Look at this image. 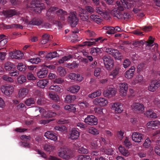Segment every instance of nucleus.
<instances>
[{"label": "nucleus", "instance_id": "f257e3e1", "mask_svg": "<svg viewBox=\"0 0 160 160\" xmlns=\"http://www.w3.org/2000/svg\"><path fill=\"white\" fill-rule=\"evenodd\" d=\"M120 0L121 2L119 1L116 2V8L111 11V13L118 19L129 18L130 15L128 13L125 12L122 14L121 12L133 8L134 4V2L132 1H126V0Z\"/></svg>", "mask_w": 160, "mask_h": 160}, {"label": "nucleus", "instance_id": "f03ea898", "mask_svg": "<svg viewBox=\"0 0 160 160\" xmlns=\"http://www.w3.org/2000/svg\"><path fill=\"white\" fill-rule=\"evenodd\" d=\"M26 3V8L33 11L37 13H40L42 10L44 8V4L42 3L40 0H32L30 2L26 0L24 1Z\"/></svg>", "mask_w": 160, "mask_h": 160}, {"label": "nucleus", "instance_id": "7ed1b4c3", "mask_svg": "<svg viewBox=\"0 0 160 160\" xmlns=\"http://www.w3.org/2000/svg\"><path fill=\"white\" fill-rule=\"evenodd\" d=\"M58 156L65 160H69L74 157V155L67 147L62 146L60 147L58 152Z\"/></svg>", "mask_w": 160, "mask_h": 160}, {"label": "nucleus", "instance_id": "20e7f679", "mask_svg": "<svg viewBox=\"0 0 160 160\" xmlns=\"http://www.w3.org/2000/svg\"><path fill=\"white\" fill-rule=\"evenodd\" d=\"M0 89L2 93L8 96L14 92V88L12 86L8 85L2 86Z\"/></svg>", "mask_w": 160, "mask_h": 160}, {"label": "nucleus", "instance_id": "39448f33", "mask_svg": "<svg viewBox=\"0 0 160 160\" xmlns=\"http://www.w3.org/2000/svg\"><path fill=\"white\" fill-rule=\"evenodd\" d=\"M35 111H39L40 113L42 115L43 117L44 118H50L55 116L56 114L53 112L46 111L42 108L37 107L36 108Z\"/></svg>", "mask_w": 160, "mask_h": 160}, {"label": "nucleus", "instance_id": "423d86ee", "mask_svg": "<svg viewBox=\"0 0 160 160\" xmlns=\"http://www.w3.org/2000/svg\"><path fill=\"white\" fill-rule=\"evenodd\" d=\"M104 65L108 70H111L114 66V62L112 58L110 56H104L103 58Z\"/></svg>", "mask_w": 160, "mask_h": 160}, {"label": "nucleus", "instance_id": "0eeeda50", "mask_svg": "<svg viewBox=\"0 0 160 160\" xmlns=\"http://www.w3.org/2000/svg\"><path fill=\"white\" fill-rule=\"evenodd\" d=\"M106 51L108 54L113 56L116 59L120 60L122 58L121 53L117 50L112 48H107L106 49Z\"/></svg>", "mask_w": 160, "mask_h": 160}, {"label": "nucleus", "instance_id": "6e6552de", "mask_svg": "<svg viewBox=\"0 0 160 160\" xmlns=\"http://www.w3.org/2000/svg\"><path fill=\"white\" fill-rule=\"evenodd\" d=\"M48 11L50 12L53 14H56L58 16H60V18L62 20H64V18H63V17L65 16L67 14V12H66L62 11V10L54 7L50 8Z\"/></svg>", "mask_w": 160, "mask_h": 160}, {"label": "nucleus", "instance_id": "1a4fd4ad", "mask_svg": "<svg viewBox=\"0 0 160 160\" xmlns=\"http://www.w3.org/2000/svg\"><path fill=\"white\" fill-rule=\"evenodd\" d=\"M85 123L90 125H95L98 123V120L96 117L92 115H88L84 121Z\"/></svg>", "mask_w": 160, "mask_h": 160}, {"label": "nucleus", "instance_id": "9d476101", "mask_svg": "<svg viewBox=\"0 0 160 160\" xmlns=\"http://www.w3.org/2000/svg\"><path fill=\"white\" fill-rule=\"evenodd\" d=\"M108 100L103 98H98L93 101V104L100 107L105 106L108 104Z\"/></svg>", "mask_w": 160, "mask_h": 160}, {"label": "nucleus", "instance_id": "9b49d317", "mask_svg": "<svg viewBox=\"0 0 160 160\" xmlns=\"http://www.w3.org/2000/svg\"><path fill=\"white\" fill-rule=\"evenodd\" d=\"M20 19L23 21V24H27L32 25H39L43 22L42 20L39 19H34L29 22L27 18L23 19L22 18Z\"/></svg>", "mask_w": 160, "mask_h": 160}, {"label": "nucleus", "instance_id": "f8f14e48", "mask_svg": "<svg viewBox=\"0 0 160 160\" xmlns=\"http://www.w3.org/2000/svg\"><path fill=\"white\" fill-rule=\"evenodd\" d=\"M116 92L117 90L114 88L109 87L104 90L103 94L106 97L111 98L115 96Z\"/></svg>", "mask_w": 160, "mask_h": 160}, {"label": "nucleus", "instance_id": "ddd939ff", "mask_svg": "<svg viewBox=\"0 0 160 160\" xmlns=\"http://www.w3.org/2000/svg\"><path fill=\"white\" fill-rule=\"evenodd\" d=\"M160 87V81L154 80L152 81L148 86V90L151 92H155Z\"/></svg>", "mask_w": 160, "mask_h": 160}, {"label": "nucleus", "instance_id": "4468645a", "mask_svg": "<svg viewBox=\"0 0 160 160\" xmlns=\"http://www.w3.org/2000/svg\"><path fill=\"white\" fill-rule=\"evenodd\" d=\"M119 92L122 97H125L127 94L128 89V85L126 83H121L119 84Z\"/></svg>", "mask_w": 160, "mask_h": 160}, {"label": "nucleus", "instance_id": "2eb2a0df", "mask_svg": "<svg viewBox=\"0 0 160 160\" xmlns=\"http://www.w3.org/2000/svg\"><path fill=\"white\" fill-rule=\"evenodd\" d=\"M132 109L138 113H142L144 111V107L142 104L135 103L132 105Z\"/></svg>", "mask_w": 160, "mask_h": 160}, {"label": "nucleus", "instance_id": "dca6fc26", "mask_svg": "<svg viewBox=\"0 0 160 160\" xmlns=\"http://www.w3.org/2000/svg\"><path fill=\"white\" fill-rule=\"evenodd\" d=\"M69 22L72 27H75L78 21V19L76 17L75 12H72L70 13L69 17Z\"/></svg>", "mask_w": 160, "mask_h": 160}, {"label": "nucleus", "instance_id": "f3484780", "mask_svg": "<svg viewBox=\"0 0 160 160\" xmlns=\"http://www.w3.org/2000/svg\"><path fill=\"white\" fill-rule=\"evenodd\" d=\"M111 108L116 113H121L123 111L122 105V104L119 102L112 103L111 104Z\"/></svg>", "mask_w": 160, "mask_h": 160}, {"label": "nucleus", "instance_id": "a211bd4d", "mask_svg": "<svg viewBox=\"0 0 160 160\" xmlns=\"http://www.w3.org/2000/svg\"><path fill=\"white\" fill-rule=\"evenodd\" d=\"M143 135L139 132H134L132 133V138L133 141L137 143H140L143 139Z\"/></svg>", "mask_w": 160, "mask_h": 160}, {"label": "nucleus", "instance_id": "6ab92c4d", "mask_svg": "<svg viewBox=\"0 0 160 160\" xmlns=\"http://www.w3.org/2000/svg\"><path fill=\"white\" fill-rule=\"evenodd\" d=\"M44 136L48 139L54 142L58 141V136L57 134L52 131H47L44 135Z\"/></svg>", "mask_w": 160, "mask_h": 160}, {"label": "nucleus", "instance_id": "aec40b11", "mask_svg": "<svg viewBox=\"0 0 160 160\" xmlns=\"http://www.w3.org/2000/svg\"><path fill=\"white\" fill-rule=\"evenodd\" d=\"M28 93V90L27 88H20L18 92V98L22 99L26 97Z\"/></svg>", "mask_w": 160, "mask_h": 160}, {"label": "nucleus", "instance_id": "412c9836", "mask_svg": "<svg viewBox=\"0 0 160 160\" xmlns=\"http://www.w3.org/2000/svg\"><path fill=\"white\" fill-rule=\"evenodd\" d=\"M23 54L20 51H15L9 53V56L12 58L20 59L23 56Z\"/></svg>", "mask_w": 160, "mask_h": 160}, {"label": "nucleus", "instance_id": "4be33fe9", "mask_svg": "<svg viewBox=\"0 0 160 160\" xmlns=\"http://www.w3.org/2000/svg\"><path fill=\"white\" fill-rule=\"evenodd\" d=\"M79 132L75 128H72L71 130L69 138L72 140H76L79 136Z\"/></svg>", "mask_w": 160, "mask_h": 160}, {"label": "nucleus", "instance_id": "5701e85b", "mask_svg": "<svg viewBox=\"0 0 160 160\" xmlns=\"http://www.w3.org/2000/svg\"><path fill=\"white\" fill-rule=\"evenodd\" d=\"M135 70V68L134 67H131L125 72V77L128 79H131L134 76Z\"/></svg>", "mask_w": 160, "mask_h": 160}, {"label": "nucleus", "instance_id": "b1692460", "mask_svg": "<svg viewBox=\"0 0 160 160\" xmlns=\"http://www.w3.org/2000/svg\"><path fill=\"white\" fill-rule=\"evenodd\" d=\"M3 13L5 17H10L18 14L19 12L15 9H10L7 11H3Z\"/></svg>", "mask_w": 160, "mask_h": 160}, {"label": "nucleus", "instance_id": "393cba45", "mask_svg": "<svg viewBox=\"0 0 160 160\" xmlns=\"http://www.w3.org/2000/svg\"><path fill=\"white\" fill-rule=\"evenodd\" d=\"M69 78L72 80L81 81L83 79L82 77L79 74L75 73H71L68 75Z\"/></svg>", "mask_w": 160, "mask_h": 160}, {"label": "nucleus", "instance_id": "a878e982", "mask_svg": "<svg viewBox=\"0 0 160 160\" xmlns=\"http://www.w3.org/2000/svg\"><path fill=\"white\" fill-rule=\"evenodd\" d=\"M87 11L84 9L80 8L79 10V15L81 19L83 21H86L88 20V16L85 15Z\"/></svg>", "mask_w": 160, "mask_h": 160}, {"label": "nucleus", "instance_id": "bb28decb", "mask_svg": "<svg viewBox=\"0 0 160 160\" xmlns=\"http://www.w3.org/2000/svg\"><path fill=\"white\" fill-rule=\"evenodd\" d=\"M48 73L47 69L43 68L39 71L37 72V75L39 78H44L47 76Z\"/></svg>", "mask_w": 160, "mask_h": 160}, {"label": "nucleus", "instance_id": "cd10ccee", "mask_svg": "<svg viewBox=\"0 0 160 160\" xmlns=\"http://www.w3.org/2000/svg\"><path fill=\"white\" fill-rule=\"evenodd\" d=\"M49 84V81L47 79H43L39 80L37 83V86L41 88H44Z\"/></svg>", "mask_w": 160, "mask_h": 160}, {"label": "nucleus", "instance_id": "c85d7f7f", "mask_svg": "<svg viewBox=\"0 0 160 160\" xmlns=\"http://www.w3.org/2000/svg\"><path fill=\"white\" fill-rule=\"evenodd\" d=\"M143 78L142 75H138L132 80V83L133 85L141 83L143 82Z\"/></svg>", "mask_w": 160, "mask_h": 160}, {"label": "nucleus", "instance_id": "c756f323", "mask_svg": "<svg viewBox=\"0 0 160 160\" xmlns=\"http://www.w3.org/2000/svg\"><path fill=\"white\" fill-rule=\"evenodd\" d=\"M80 89V87L78 85H74L68 88V91L71 93H74L78 92Z\"/></svg>", "mask_w": 160, "mask_h": 160}, {"label": "nucleus", "instance_id": "7c9ffc66", "mask_svg": "<svg viewBox=\"0 0 160 160\" xmlns=\"http://www.w3.org/2000/svg\"><path fill=\"white\" fill-rule=\"evenodd\" d=\"M91 146L92 148H96L100 147V141L97 138L93 139L91 142Z\"/></svg>", "mask_w": 160, "mask_h": 160}, {"label": "nucleus", "instance_id": "2f4dec72", "mask_svg": "<svg viewBox=\"0 0 160 160\" xmlns=\"http://www.w3.org/2000/svg\"><path fill=\"white\" fill-rule=\"evenodd\" d=\"M102 92L101 90L99 89L88 94V97L90 98L93 99L100 96Z\"/></svg>", "mask_w": 160, "mask_h": 160}, {"label": "nucleus", "instance_id": "473e14b6", "mask_svg": "<svg viewBox=\"0 0 160 160\" xmlns=\"http://www.w3.org/2000/svg\"><path fill=\"white\" fill-rule=\"evenodd\" d=\"M64 109L65 110L68 112L75 113L76 112V108L73 104L67 105L64 106Z\"/></svg>", "mask_w": 160, "mask_h": 160}, {"label": "nucleus", "instance_id": "72a5a7b5", "mask_svg": "<svg viewBox=\"0 0 160 160\" xmlns=\"http://www.w3.org/2000/svg\"><path fill=\"white\" fill-rule=\"evenodd\" d=\"M118 149L121 154L124 156L127 157L130 154L129 151L122 146H120L118 148Z\"/></svg>", "mask_w": 160, "mask_h": 160}, {"label": "nucleus", "instance_id": "f704fd0d", "mask_svg": "<svg viewBox=\"0 0 160 160\" xmlns=\"http://www.w3.org/2000/svg\"><path fill=\"white\" fill-rule=\"evenodd\" d=\"M144 114L148 118H156L157 117L156 114L152 109L148 110Z\"/></svg>", "mask_w": 160, "mask_h": 160}, {"label": "nucleus", "instance_id": "c9c22d12", "mask_svg": "<svg viewBox=\"0 0 160 160\" xmlns=\"http://www.w3.org/2000/svg\"><path fill=\"white\" fill-rule=\"evenodd\" d=\"M127 1H132L134 2V6L133 7V8L132 11L135 14H137L141 10V9L138 8V7L141 5H139V2H136L133 0H128Z\"/></svg>", "mask_w": 160, "mask_h": 160}, {"label": "nucleus", "instance_id": "e433bc0d", "mask_svg": "<svg viewBox=\"0 0 160 160\" xmlns=\"http://www.w3.org/2000/svg\"><path fill=\"white\" fill-rule=\"evenodd\" d=\"M101 39V38L100 37L97 39H95L94 40V41L91 42V41H86L82 44L79 45L80 46L83 47L85 46H91L95 44L96 42H98L99 40H100Z\"/></svg>", "mask_w": 160, "mask_h": 160}, {"label": "nucleus", "instance_id": "4c0bfd02", "mask_svg": "<svg viewBox=\"0 0 160 160\" xmlns=\"http://www.w3.org/2000/svg\"><path fill=\"white\" fill-rule=\"evenodd\" d=\"M91 20L97 23H100L101 22V19L98 15L93 14L90 16Z\"/></svg>", "mask_w": 160, "mask_h": 160}, {"label": "nucleus", "instance_id": "58836bf2", "mask_svg": "<svg viewBox=\"0 0 160 160\" xmlns=\"http://www.w3.org/2000/svg\"><path fill=\"white\" fill-rule=\"evenodd\" d=\"M61 88V86L58 85H52L49 88V89L58 93H61L62 90Z\"/></svg>", "mask_w": 160, "mask_h": 160}, {"label": "nucleus", "instance_id": "ea45409f", "mask_svg": "<svg viewBox=\"0 0 160 160\" xmlns=\"http://www.w3.org/2000/svg\"><path fill=\"white\" fill-rule=\"evenodd\" d=\"M76 98V96L73 95L67 96L65 98V102L67 103H70L75 100Z\"/></svg>", "mask_w": 160, "mask_h": 160}, {"label": "nucleus", "instance_id": "a19ab883", "mask_svg": "<svg viewBox=\"0 0 160 160\" xmlns=\"http://www.w3.org/2000/svg\"><path fill=\"white\" fill-rule=\"evenodd\" d=\"M58 56V54L56 52H54L48 53L45 56V58L47 59L51 60Z\"/></svg>", "mask_w": 160, "mask_h": 160}, {"label": "nucleus", "instance_id": "79ce46f5", "mask_svg": "<svg viewBox=\"0 0 160 160\" xmlns=\"http://www.w3.org/2000/svg\"><path fill=\"white\" fill-rule=\"evenodd\" d=\"M88 132L93 135H98L99 134V131L95 128L90 127L87 128Z\"/></svg>", "mask_w": 160, "mask_h": 160}, {"label": "nucleus", "instance_id": "37998d69", "mask_svg": "<svg viewBox=\"0 0 160 160\" xmlns=\"http://www.w3.org/2000/svg\"><path fill=\"white\" fill-rule=\"evenodd\" d=\"M15 68V65L10 62H7L5 64L4 68L6 70L9 71Z\"/></svg>", "mask_w": 160, "mask_h": 160}, {"label": "nucleus", "instance_id": "c03bdc74", "mask_svg": "<svg viewBox=\"0 0 160 160\" xmlns=\"http://www.w3.org/2000/svg\"><path fill=\"white\" fill-rule=\"evenodd\" d=\"M77 160H92V157L88 155H80L77 157Z\"/></svg>", "mask_w": 160, "mask_h": 160}, {"label": "nucleus", "instance_id": "a18cd8bd", "mask_svg": "<svg viewBox=\"0 0 160 160\" xmlns=\"http://www.w3.org/2000/svg\"><path fill=\"white\" fill-rule=\"evenodd\" d=\"M44 148L46 151L51 152L55 149V147L53 145L46 144L44 145Z\"/></svg>", "mask_w": 160, "mask_h": 160}, {"label": "nucleus", "instance_id": "49530a36", "mask_svg": "<svg viewBox=\"0 0 160 160\" xmlns=\"http://www.w3.org/2000/svg\"><path fill=\"white\" fill-rule=\"evenodd\" d=\"M78 152L80 154H87L89 152V150L83 146L80 147L78 149Z\"/></svg>", "mask_w": 160, "mask_h": 160}, {"label": "nucleus", "instance_id": "de8ad7c7", "mask_svg": "<svg viewBox=\"0 0 160 160\" xmlns=\"http://www.w3.org/2000/svg\"><path fill=\"white\" fill-rule=\"evenodd\" d=\"M17 81L18 83L22 84L26 82V78L24 75H20L18 78Z\"/></svg>", "mask_w": 160, "mask_h": 160}, {"label": "nucleus", "instance_id": "09e8293b", "mask_svg": "<svg viewBox=\"0 0 160 160\" xmlns=\"http://www.w3.org/2000/svg\"><path fill=\"white\" fill-rule=\"evenodd\" d=\"M103 29L107 30V33L108 34H113L114 33V29L113 27L105 26L103 27Z\"/></svg>", "mask_w": 160, "mask_h": 160}, {"label": "nucleus", "instance_id": "8fccbe9b", "mask_svg": "<svg viewBox=\"0 0 160 160\" xmlns=\"http://www.w3.org/2000/svg\"><path fill=\"white\" fill-rule=\"evenodd\" d=\"M48 94L49 98L52 100L58 101L59 99V97L58 95L50 92H49Z\"/></svg>", "mask_w": 160, "mask_h": 160}, {"label": "nucleus", "instance_id": "3c124183", "mask_svg": "<svg viewBox=\"0 0 160 160\" xmlns=\"http://www.w3.org/2000/svg\"><path fill=\"white\" fill-rule=\"evenodd\" d=\"M151 141L149 138H147L145 140L143 144V146L145 148H148L151 146Z\"/></svg>", "mask_w": 160, "mask_h": 160}, {"label": "nucleus", "instance_id": "603ef678", "mask_svg": "<svg viewBox=\"0 0 160 160\" xmlns=\"http://www.w3.org/2000/svg\"><path fill=\"white\" fill-rule=\"evenodd\" d=\"M58 71L61 76H64L66 74L65 69L62 67H60L58 68Z\"/></svg>", "mask_w": 160, "mask_h": 160}, {"label": "nucleus", "instance_id": "864d4df0", "mask_svg": "<svg viewBox=\"0 0 160 160\" xmlns=\"http://www.w3.org/2000/svg\"><path fill=\"white\" fill-rule=\"evenodd\" d=\"M101 150L106 154L111 155L113 154L114 151L111 148H105L102 149Z\"/></svg>", "mask_w": 160, "mask_h": 160}, {"label": "nucleus", "instance_id": "5fc2aeb1", "mask_svg": "<svg viewBox=\"0 0 160 160\" xmlns=\"http://www.w3.org/2000/svg\"><path fill=\"white\" fill-rule=\"evenodd\" d=\"M2 79L7 82L12 83L14 82L13 79L11 77H9L7 75H4L2 77Z\"/></svg>", "mask_w": 160, "mask_h": 160}, {"label": "nucleus", "instance_id": "6e6d98bb", "mask_svg": "<svg viewBox=\"0 0 160 160\" xmlns=\"http://www.w3.org/2000/svg\"><path fill=\"white\" fill-rule=\"evenodd\" d=\"M78 105L82 109L88 108L89 106V104L86 101L79 102L78 103Z\"/></svg>", "mask_w": 160, "mask_h": 160}, {"label": "nucleus", "instance_id": "4d7b16f0", "mask_svg": "<svg viewBox=\"0 0 160 160\" xmlns=\"http://www.w3.org/2000/svg\"><path fill=\"white\" fill-rule=\"evenodd\" d=\"M34 99L31 98L27 99L24 102L28 106H30L35 103Z\"/></svg>", "mask_w": 160, "mask_h": 160}, {"label": "nucleus", "instance_id": "13d9d810", "mask_svg": "<svg viewBox=\"0 0 160 160\" xmlns=\"http://www.w3.org/2000/svg\"><path fill=\"white\" fill-rule=\"evenodd\" d=\"M28 61L32 64H37L41 62V59L39 58H33L29 59Z\"/></svg>", "mask_w": 160, "mask_h": 160}, {"label": "nucleus", "instance_id": "bf43d9fd", "mask_svg": "<svg viewBox=\"0 0 160 160\" xmlns=\"http://www.w3.org/2000/svg\"><path fill=\"white\" fill-rule=\"evenodd\" d=\"M54 129L62 132H63L67 131V128L64 126H62L61 127L56 126L54 127Z\"/></svg>", "mask_w": 160, "mask_h": 160}, {"label": "nucleus", "instance_id": "052dcab7", "mask_svg": "<svg viewBox=\"0 0 160 160\" xmlns=\"http://www.w3.org/2000/svg\"><path fill=\"white\" fill-rule=\"evenodd\" d=\"M154 38L151 36L149 37L148 41H146L145 44L148 47L152 46L153 45Z\"/></svg>", "mask_w": 160, "mask_h": 160}, {"label": "nucleus", "instance_id": "680f3d73", "mask_svg": "<svg viewBox=\"0 0 160 160\" xmlns=\"http://www.w3.org/2000/svg\"><path fill=\"white\" fill-rule=\"evenodd\" d=\"M49 36L46 34L44 35L41 42L42 44L46 43L48 41Z\"/></svg>", "mask_w": 160, "mask_h": 160}, {"label": "nucleus", "instance_id": "e2e57ef3", "mask_svg": "<svg viewBox=\"0 0 160 160\" xmlns=\"http://www.w3.org/2000/svg\"><path fill=\"white\" fill-rule=\"evenodd\" d=\"M17 68L21 71H24L26 69V67L22 63H19L17 66Z\"/></svg>", "mask_w": 160, "mask_h": 160}, {"label": "nucleus", "instance_id": "0e129e2a", "mask_svg": "<svg viewBox=\"0 0 160 160\" xmlns=\"http://www.w3.org/2000/svg\"><path fill=\"white\" fill-rule=\"evenodd\" d=\"M72 58V56L71 55H68L67 56H65L59 60L58 62L59 63H63L64 62L69 60L70 58Z\"/></svg>", "mask_w": 160, "mask_h": 160}, {"label": "nucleus", "instance_id": "69168bd1", "mask_svg": "<svg viewBox=\"0 0 160 160\" xmlns=\"http://www.w3.org/2000/svg\"><path fill=\"white\" fill-rule=\"evenodd\" d=\"M103 109L101 108H94V111L97 115H101L103 114Z\"/></svg>", "mask_w": 160, "mask_h": 160}, {"label": "nucleus", "instance_id": "338daca9", "mask_svg": "<svg viewBox=\"0 0 160 160\" xmlns=\"http://www.w3.org/2000/svg\"><path fill=\"white\" fill-rule=\"evenodd\" d=\"M101 69L100 68H96L94 71V75L96 77L101 76Z\"/></svg>", "mask_w": 160, "mask_h": 160}, {"label": "nucleus", "instance_id": "774afa93", "mask_svg": "<svg viewBox=\"0 0 160 160\" xmlns=\"http://www.w3.org/2000/svg\"><path fill=\"white\" fill-rule=\"evenodd\" d=\"M27 76V79L29 80H34L36 79V78L33 74L31 72L28 73Z\"/></svg>", "mask_w": 160, "mask_h": 160}]
</instances>
